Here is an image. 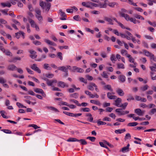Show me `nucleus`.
Returning a JSON list of instances; mask_svg holds the SVG:
<instances>
[{
  "label": "nucleus",
  "instance_id": "nucleus-1",
  "mask_svg": "<svg viewBox=\"0 0 156 156\" xmlns=\"http://www.w3.org/2000/svg\"><path fill=\"white\" fill-rule=\"evenodd\" d=\"M120 14L121 16L124 17L127 21H130L131 22H133L134 24L136 23V22H137L138 23H140L139 21L137 20L135 18L130 17L127 14H124L122 12Z\"/></svg>",
  "mask_w": 156,
  "mask_h": 156
},
{
  "label": "nucleus",
  "instance_id": "nucleus-2",
  "mask_svg": "<svg viewBox=\"0 0 156 156\" xmlns=\"http://www.w3.org/2000/svg\"><path fill=\"white\" fill-rule=\"evenodd\" d=\"M58 69L64 72H68V69L71 71V66H61L58 67Z\"/></svg>",
  "mask_w": 156,
  "mask_h": 156
},
{
  "label": "nucleus",
  "instance_id": "nucleus-3",
  "mask_svg": "<svg viewBox=\"0 0 156 156\" xmlns=\"http://www.w3.org/2000/svg\"><path fill=\"white\" fill-rule=\"evenodd\" d=\"M71 71L73 72L76 71L78 73H82L83 72L84 70L83 69L78 68L76 66H74L72 68H71Z\"/></svg>",
  "mask_w": 156,
  "mask_h": 156
},
{
  "label": "nucleus",
  "instance_id": "nucleus-4",
  "mask_svg": "<svg viewBox=\"0 0 156 156\" xmlns=\"http://www.w3.org/2000/svg\"><path fill=\"white\" fill-rule=\"evenodd\" d=\"M85 93L86 94L89 96V97L91 98H94L95 97L96 98H98L99 96L97 94L95 93L94 94H93L91 93L88 90H85Z\"/></svg>",
  "mask_w": 156,
  "mask_h": 156
},
{
  "label": "nucleus",
  "instance_id": "nucleus-5",
  "mask_svg": "<svg viewBox=\"0 0 156 156\" xmlns=\"http://www.w3.org/2000/svg\"><path fill=\"white\" fill-rule=\"evenodd\" d=\"M34 90L37 93L41 94L44 97H45L46 96V94L42 89L35 88L34 89Z\"/></svg>",
  "mask_w": 156,
  "mask_h": 156
},
{
  "label": "nucleus",
  "instance_id": "nucleus-6",
  "mask_svg": "<svg viewBox=\"0 0 156 156\" xmlns=\"http://www.w3.org/2000/svg\"><path fill=\"white\" fill-rule=\"evenodd\" d=\"M30 68L33 70L36 71L39 73H41V70L37 66V65L36 64H33L31 66Z\"/></svg>",
  "mask_w": 156,
  "mask_h": 156
},
{
  "label": "nucleus",
  "instance_id": "nucleus-7",
  "mask_svg": "<svg viewBox=\"0 0 156 156\" xmlns=\"http://www.w3.org/2000/svg\"><path fill=\"white\" fill-rule=\"evenodd\" d=\"M0 49L5 54L7 55H10V52L7 50H6L3 48V44L0 42Z\"/></svg>",
  "mask_w": 156,
  "mask_h": 156
},
{
  "label": "nucleus",
  "instance_id": "nucleus-8",
  "mask_svg": "<svg viewBox=\"0 0 156 156\" xmlns=\"http://www.w3.org/2000/svg\"><path fill=\"white\" fill-rule=\"evenodd\" d=\"M134 112L138 115L141 116L144 115V113L145 111H142L140 108H137L135 109Z\"/></svg>",
  "mask_w": 156,
  "mask_h": 156
},
{
  "label": "nucleus",
  "instance_id": "nucleus-9",
  "mask_svg": "<svg viewBox=\"0 0 156 156\" xmlns=\"http://www.w3.org/2000/svg\"><path fill=\"white\" fill-rule=\"evenodd\" d=\"M122 99L120 98H118L115 100V103L114 105L118 107H121V105L122 102Z\"/></svg>",
  "mask_w": 156,
  "mask_h": 156
},
{
  "label": "nucleus",
  "instance_id": "nucleus-10",
  "mask_svg": "<svg viewBox=\"0 0 156 156\" xmlns=\"http://www.w3.org/2000/svg\"><path fill=\"white\" fill-rule=\"evenodd\" d=\"M57 82V81L56 80H48L46 82V83L48 86L53 87L54 83H56Z\"/></svg>",
  "mask_w": 156,
  "mask_h": 156
},
{
  "label": "nucleus",
  "instance_id": "nucleus-11",
  "mask_svg": "<svg viewBox=\"0 0 156 156\" xmlns=\"http://www.w3.org/2000/svg\"><path fill=\"white\" fill-rule=\"evenodd\" d=\"M97 87V85L95 83H90L89 85L87 86V88L89 90L93 91L94 90V87Z\"/></svg>",
  "mask_w": 156,
  "mask_h": 156
},
{
  "label": "nucleus",
  "instance_id": "nucleus-12",
  "mask_svg": "<svg viewBox=\"0 0 156 156\" xmlns=\"http://www.w3.org/2000/svg\"><path fill=\"white\" fill-rule=\"evenodd\" d=\"M114 94V93H111L108 92L107 94L108 98L110 99H115L117 97L115 95H112V94Z\"/></svg>",
  "mask_w": 156,
  "mask_h": 156
},
{
  "label": "nucleus",
  "instance_id": "nucleus-13",
  "mask_svg": "<svg viewBox=\"0 0 156 156\" xmlns=\"http://www.w3.org/2000/svg\"><path fill=\"white\" fill-rule=\"evenodd\" d=\"M29 52L31 54L30 55V56L31 58L34 59L37 57V55H36V52L32 50H30Z\"/></svg>",
  "mask_w": 156,
  "mask_h": 156
},
{
  "label": "nucleus",
  "instance_id": "nucleus-14",
  "mask_svg": "<svg viewBox=\"0 0 156 156\" xmlns=\"http://www.w3.org/2000/svg\"><path fill=\"white\" fill-rule=\"evenodd\" d=\"M21 58L20 57L16 56L10 59V62L15 63L18 60H21Z\"/></svg>",
  "mask_w": 156,
  "mask_h": 156
},
{
  "label": "nucleus",
  "instance_id": "nucleus-15",
  "mask_svg": "<svg viewBox=\"0 0 156 156\" xmlns=\"http://www.w3.org/2000/svg\"><path fill=\"white\" fill-rule=\"evenodd\" d=\"M24 33L22 31H20L19 32H17L16 33V37L19 39L20 37L21 34L23 37V38L24 39L25 38L24 37Z\"/></svg>",
  "mask_w": 156,
  "mask_h": 156
},
{
  "label": "nucleus",
  "instance_id": "nucleus-16",
  "mask_svg": "<svg viewBox=\"0 0 156 156\" xmlns=\"http://www.w3.org/2000/svg\"><path fill=\"white\" fill-rule=\"evenodd\" d=\"M58 86L62 88H64L66 86L67 87H68V85H66V84L64 82L61 81L58 82Z\"/></svg>",
  "mask_w": 156,
  "mask_h": 156
},
{
  "label": "nucleus",
  "instance_id": "nucleus-17",
  "mask_svg": "<svg viewBox=\"0 0 156 156\" xmlns=\"http://www.w3.org/2000/svg\"><path fill=\"white\" fill-rule=\"evenodd\" d=\"M104 19L105 21L108 22L109 24L111 25L114 24L113 21L111 18L107 17H104Z\"/></svg>",
  "mask_w": 156,
  "mask_h": 156
},
{
  "label": "nucleus",
  "instance_id": "nucleus-18",
  "mask_svg": "<svg viewBox=\"0 0 156 156\" xmlns=\"http://www.w3.org/2000/svg\"><path fill=\"white\" fill-rule=\"evenodd\" d=\"M44 41L45 42L47 43L48 45H53L54 46H56V44L54 43L51 41L50 40L46 39H44Z\"/></svg>",
  "mask_w": 156,
  "mask_h": 156
},
{
  "label": "nucleus",
  "instance_id": "nucleus-19",
  "mask_svg": "<svg viewBox=\"0 0 156 156\" xmlns=\"http://www.w3.org/2000/svg\"><path fill=\"white\" fill-rule=\"evenodd\" d=\"M130 145L128 144L125 147L122 148V151L123 153L128 152L129 151V147Z\"/></svg>",
  "mask_w": 156,
  "mask_h": 156
},
{
  "label": "nucleus",
  "instance_id": "nucleus-20",
  "mask_svg": "<svg viewBox=\"0 0 156 156\" xmlns=\"http://www.w3.org/2000/svg\"><path fill=\"white\" fill-rule=\"evenodd\" d=\"M116 92L119 95L121 96H123L124 95V93L123 90L120 88L116 90Z\"/></svg>",
  "mask_w": 156,
  "mask_h": 156
},
{
  "label": "nucleus",
  "instance_id": "nucleus-21",
  "mask_svg": "<svg viewBox=\"0 0 156 156\" xmlns=\"http://www.w3.org/2000/svg\"><path fill=\"white\" fill-rule=\"evenodd\" d=\"M122 109L118 108L115 110V112L119 113V115H124L125 113L124 111H122Z\"/></svg>",
  "mask_w": 156,
  "mask_h": 156
},
{
  "label": "nucleus",
  "instance_id": "nucleus-22",
  "mask_svg": "<svg viewBox=\"0 0 156 156\" xmlns=\"http://www.w3.org/2000/svg\"><path fill=\"white\" fill-rule=\"evenodd\" d=\"M110 59L112 61V63H115V61L117 60V59L115 56V55L114 54H112L110 57Z\"/></svg>",
  "mask_w": 156,
  "mask_h": 156
},
{
  "label": "nucleus",
  "instance_id": "nucleus-23",
  "mask_svg": "<svg viewBox=\"0 0 156 156\" xmlns=\"http://www.w3.org/2000/svg\"><path fill=\"white\" fill-rule=\"evenodd\" d=\"M104 89L105 90H109L111 91L112 92L113 91V90L112 89L111 86L110 85L108 84L105 85L104 86Z\"/></svg>",
  "mask_w": 156,
  "mask_h": 156
},
{
  "label": "nucleus",
  "instance_id": "nucleus-24",
  "mask_svg": "<svg viewBox=\"0 0 156 156\" xmlns=\"http://www.w3.org/2000/svg\"><path fill=\"white\" fill-rule=\"evenodd\" d=\"M29 22L30 23L31 26L33 27H35L37 25L35 23L34 21L31 19H30L29 20Z\"/></svg>",
  "mask_w": 156,
  "mask_h": 156
},
{
  "label": "nucleus",
  "instance_id": "nucleus-25",
  "mask_svg": "<svg viewBox=\"0 0 156 156\" xmlns=\"http://www.w3.org/2000/svg\"><path fill=\"white\" fill-rule=\"evenodd\" d=\"M136 18L138 19H140L142 20H144V18L142 16L138 15L137 14H135L133 15Z\"/></svg>",
  "mask_w": 156,
  "mask_h": 156
},
{
  "label": "nucleus",
  "instance_id": "nucleus-26",
  "mask_svg": "<svg viewBox=\"0 0 156 156\" xmlns=\"http://www.w3.org/2000/svg\"><path fill=\"white\" fill-rule=\"evenodd\" d=\"M119 80L122 82H124L126 81V77L123 75L119 76Z\"/></svg>",
  "mask_w": 156,
  "mask_h": 156
},
{
  "label": "nucleus",
  "instance_id": "nucleus-27",
  "mask_svg": "<svg viewBox=\"0 0 156 156\" xmlns=\"http://www.w3.org/2000/svg\"><path fill=\"white\" fill-rule=\"evenodd\" d=\"M108 5L112 8H114L115 7V5L117 6L118 4L115 2H110L108 4Z\"/></svg>",
  "mask_w": 156,
  "mask_h": 156
},
{
  "label": "nucleus",
  "instance_id": "nucleus-28",
  "mask_svg": "<svg viewBox=\"0 0 156 156\" xmlns=\"http://www.w3.org/2000/svg\"><path fill=\"white\" fill-rule=\"evenodd\" d=\"M90 102L91 103L94 104L99 106H100L101 105L100 102L98 101L91 100H90Z\"/></svg>",
  "mask_w": 156,
  "mask_h": 156
},
{
  "label": "nucleus",
  "instance_id": "nucleus-29",
  "mask_svg": "<svg viewBox=\"0 0 156 156\" xmlns=\"http://www.w3.org/2000/svg\"><path fill=\"white\" fill-rule=\"evenodd\" d=\"M126 131L125 129H121L115 130V132L116 133L121 134Z\"/></svg>",
  "mask_w": 156,
  "mask_h": 156
},
{
  "label": "nucleus",
  "instance_id": "nucleus-30",
  "mask_svg": "<svg viewBox=\"0 0 156 156\" xmlns=\"http://www.w3.org/2000/svg\"><path fill=\"white\" fill-rule=\"evenodd\" d=\"M117 67L118 69H124L125 68L124 65L122 63H118L117 64Z\"/></svg>",
  "mask_w": 156,
  "mask_h": 156
},
{
  "label": "nucleus",
  "instance_id": "nucleus-31",
  "mask_svg": "<svg viewBox=\"0 0 156 156\" xmlns=\"http://www.w3.org/2000/svg\"><path fill=\"white\" fill-rule=\"evenodd\" d=\"M1 5L3 7H10V3L9 2L6 3H1Z\"/></svg>",
  "mask_w": 156,
  "mask_h": 156
},
{
  "label": "nucleus",
  "instance_id": "nucleus-32",
  "mask_svg": "<svg viewBox=\"0 0 156 156\" xmlns=\"http://www.w3.org/2000/svg\"><path fill=\"white\" fill-rule=\"evenodd\" d=\"M127 57L129 59V61L130 62L134 63V59L130 55H127Z\"/></svg>",
  "mask_w": 156,
  "mask_h": 156
},
{
  "label": "nucleus",
  "instance_id": "nucleus-33",
  "mask_svg": "<svg viewBox=\"0 0 156 156\" xmlns=\"http://www.w3.org/2000/svg\"><path fill=\"white\" fill-rule=\"evenodd\" d=\"M43 67L45 69L49 70H50L51 69V67L49 66V65L48 64H44L43 66Z\"/></svg>",
  "mask_w": 156,
  "mask_h": 156
},
{
  "label": "nucleus",
  "instance_id": "nucleus-34",
  "mask_svg": "<svg viewBox=\"0 0 156 156\" xmlns=\"http://www.w3.org/2000/svg\"><path fill=\"white\" fill-rule=\"evenodd\" d=\"M138 123L136 122H130L128 124L127 126H135L138 125Z\"/></svg>",
  "mask_w": 156,
  "mask_h": 156
},
{
  "label": "nucleus",
  "instance_id": "nucleus-35",
  "mask_svg": "<svg viewBox=\"0 0 156 156\" xmlns=\"http://www.w3.org/2000/svg\"><path fill=\"white\" fill-rule=\"evenodd\" d=\"M77 141L81 143V144L82 145H86L87 143L86 141L83 139H81L80 140H78Z\"/></svg>",
  "mask_w": 156,
  "mask_h": 156
},
{
  "label": "nucleus",
  "instance_id": "nucleus-36",
  "mask_svg": "<svg viewBox=\"0 0 156 156\" xmlns=\"http://www.w3.org/2000/svg\"><path fill=\"white\" fill-rule=\"evenodd\" d=\"M78 141V140L75 138H70L67 140L68 142H76Z\"/></svg>",
  "mask_w": 156,
  "mask_h": 156
},
{
  "label": "nucleus",
  "instance_id": "nucleus-37",
  "mask_svg": "<svg viewBox=\"0 0 156 156\" xmlns=\"http://www.w3.org/2000/svg\"><path fill=\"white\" fill-rule=\"evenodd\" d=\"M35 11L36 13L35 15H41V12L39 9L38 8H36L35 10Z\"/></svg>",
  "mask_w": 156,
  "mask_h": 156
},
{
  "label": "nucleus",
  "instance_id": "nucleus-38",
  "mask_svg": "<svg viewBox=\"0 0 156 156\" xmlns=\"http://www.w3.org/2000/svg\"><path fill=\"white\" fill-rule=\"evenodd\" d=\"M121 53L122 55H126L127 56V55H129V54H128L127 51L124 49H122L121 51Z\"/></svg>",
  "mask_w": 156,
  "mask_h": 156
},
{
  "label": "nucleus",
  "instance_id": "nucleus-39",
  "mask_svg": "<svg viewBox=\"0 0 156 156\" xmlns=\"http://www.w3.org/2000/svg\"><path fill=\"white\" fill-rule=\"evenodd\" d=\"M45 6L46 7V10H47L48 12L50 9L51 6V4L50 3H46V4H45Z\"/></svg>",
  "mask_w": 156,
  "mask_h": 156
},
{
  "label": "nucleus",
  "instance_id": "nucleus-40",
  "mask_svg": "<svg viewBox=\"0 0 156 156\" xmlns=\"http://www.w3.org/2000/svg\"><path fill=\"white\" fill-rule=\"evenodd\" d=\"M46 3H44L43 2L40 1V5L42 9H44V6H45Z\"/></svg>",
  "mask_w": 156,
  "mask_h": 156
},
{
  "label": "nucleus",
  "instance_id": "nucleus-41",
  "mask_svg": "<svg viewBox=\"0 0 156 156\" xmlns=\"http://www.w3.org/2000/svg\"><path fill=\"white\" fill-rule=\"evenodd\" d=\"M149 87V86L147 85H146L141 87L140 89L142 91H144L147 90L148 88Z\"/></svg>",
  "mask_w": 156,
  "mask_h": 156
},
{
  "label": "nucleus",
  "instance_id": "nucleus-42",
  "mask_svg": "<svg viewBox=\"0 0 156 156\" xmlns=\"http://www.w3.org/2000/svg\"><path fill=\"white\" fill-rule=\"evenodd\" d=\"M149 57L150 58V60H151V61H152V60H153L154 62L156 61V58L154 57V54H153L152 53L151 55H150V56H149Z\"/></svg>",
  "mask_w": 156,
  "mask_h": 156
},
{
  "label": "nucleus",
  "instance_id": "nucleus-43",
  "mask_svg": "<svg viewBox=\"0 0 156 156\" xmlns=\"http://www.w3.org/2000/svg\"><path fill=\"white\" fill-rule=\"evenodd\" d=\"M98 6L100 8H105L106 7V3H99L98 5Z\"/></svg>",
  "mask_w": 156,
  "mask_h": 156
},
{
  "label": "nucleus",
  "instance_id": "nucleus-44",
  "mask_svg": "<svg viewBox=\"0 0 156 156\" xmlns=\"http://www.w3.org/2000/svg\"><path fill=\"white\" fill-rule=\"evenodd\" d=\"M35 17L40 21L41 22L43 20V18L41 15H35Z\"/></svg>",
  "mask_w": 156,
  "mask_h": 156
},
{
  "label": "nucleus",
  "instance_id": "nucleus-45",
  "mask_svg": "<svg viewBox=\"0 0 156 156\" xmlns=\"http://www.w3.org/2000/svg\"><path fill=\"white\" fill-rule=\"evenodd\" d=\"M59 11L61 16H62L63 17H65L66 16L65 13L63 12L61 9Z\"/></svg>",
  "mask_w": 156,
  "mask_h": 156
},
{
  "label": "nucleus",
  "instance_id": "nucleus-46",
  "mask_svg": "<svg viewBox=\"0 0 156 156\" xmlns=\"http://www.w3.org/2000/svg\"><path fill=\"white\" fill-rule=\"evenodd\" d=\"M97 124L98 126H100L101 125H105L106 124V123L103 121H100L99 120H98L97 122Z\"/></svg>",
  "mask_w": 156,
  "mask_h": 156
},
{
  "label": "nucleus",
  "instance_id": "nucleus-47",
  "mask_svg": "<svg viewBox=\"0 0 156 156\" xmlns=\"http://www.w3.org/2000/svg\"><path fill=\"white\" fill-rule=\"evenodd\" d=\"M47 108L52 110L54 111L55 112H59L58 110L56 108L53 107H47Z\"/></svg>",
  "mask_w": 156,
  "mask_h": 156
},
{
  "label": "nucleus",
  "instance_id": "nucleus-48",
  "mask_svg": "<svg viewBox=\"0 0 156 156\" xmlns=\"http://www.w3.org/2000/svg\"><path fill=\"white\" fill-rule=\"evenodd\" d=\"M99 144L101 147H104L108 149V148L105 145L104 143L103 142H99Z\"/></svg>",
  "mask_w": 156,
  "mask_h": 156
},
{
  "label": "nucleus",
  "instance_id": "nucleus-49",
  "mask_svg": "<svg viewBox=\"0 0 156 156\" xmlns=\"http://www.w3.org/2000/svg\"><path fill=\"white\" fill-rule=\"evenodd\" d=\"M29 127H33L35 129H37L38 128H40V127L38 126L37 125L35 124H30L29 125Z\"/></svg>",
  "mask_w": 156,
  "mask_h": 156
},
{
  "label": "nucleus",
  "instance_id": "nucleus-50",
  "mask_svg": "<svg viewBox=\"0 0 156 156\" xmlns=\"http://www.w3.org/2000/svg\"><path fill=\"white\" fill-rule=\"evenodd\" d=\"M101 76L104 78H107L108 77V76L106 72L104 71L103 72L102 74H101Z\"/></svg>",
  "mask_w": 156,
  "mask_h": 156
},
{
  "label": "nucleus",
  "instance_id": "nucleus-51",
  "mask_svg": "<svg viewBox=\"0 0 156 156\" xmlns=\"http://www.w3.org/2000/svg\"><path fill=\"white\" fill-rule=\"evenodd\" d=\"M87 139H89L92 142H94L96 139V138L94 137L88 136L87 137Z\"/></svg>",
  "mask_w": 156,
  "mask_h": 156
},
{
  "label": "nucleus",
  "instance_id": "nucleus-52",
  "mask_svg": "<svg viewBox=\"0 0 156 156\" xmlns=\"http://www.w3.org/2000/svg\"><path fill=\"white\" fill-rule=\"evenodd\" d=\"M17 69H18V68L14 65H10V70H16Z\"/></svg>",
  "mask_w": 156,
  "mask_h": 156
},
{
  "label": "nucleus",
  "instance_id": "nucleus-53",
  "mask_svg": "<svg viewBox=\"0 0 156 156\" xmlns=\"http://www.w3.org/2000/svg\"><path fill=\"white\" fill-rule=\"evenodd\" d=\"M16 105L19 108H26V107L23 106V105L19 102H17L16 103Z\"/></svg>",
  "mask_w": 156,
  "mask_h": 156
},
{
  "label": "nucleus",
  "instance_id": "nucleus-54",
  "mask_svg": "<svg viewBox=\"0 0 156 156\" xmlns=\"http://www.w3.org/2000/svg\"><path fill=\"white\" fill-rule=\"evenodd\" d=\"M156 112V108H154L151 109L149 112V114L151 115H153Z\"/></svg>",
  "mask_w": 156,
  "mask_h": 156
},
{
  "label": "nucleus",
  "instance_id": "nucleus-55",
  "mask_svg": "<svg viewBox=\"0 0 156 156\" xmlns=\"http://www.w3.org/2000/svg\"><path fill=\"white\" fill-rule=\"evenodd\" d=\"M81 111L84 112H89L90 111V108H83L81 109Z\"/></svg>",
  "mask_w": 156,
  "mask_h": 156
},
{
  "label": "nucleus",
  "instance_id": "nucleus-56",
  "mask_svg": "<svg viewBox=\"0 0 156 156\" xmlns=\"http://www.w3.org/2000/svg\"><path fill=\"white\" fill-rule=\"evenodd\" d=\"M128 105V103L127 102H126L123 104H121V107H122V108L123 109H125L126 107Z\"/></svg>",
  "mask_w": 156,
  "mask_h": 156
},
{
  "label": "nucleus",
  "instance_id": "nucleus-57",
  "mask_svg": "<svg viewBox=\"0 0 156 156\" xmlns=\"http://www.w3.org/2000/svg\"><path fill=\"white\" fill-rule=\"evenodd\" d=\"M6 82V80L3 78L0 77V83L2 84H4Z\"/></svg>",
  "mask_w": 156,
  "mask_h": 156
},
{
  "label": "nucleus",
  "instance_id": "nucleus-58",
  "mask_svg": "<svg viewBox=\"0 0 156 156\" xmlns=\"http://www.w3.org/2000/svg\"><path fill=\"white\" fill-rule=\"evenodd\" d=\"M0 113L1 114L2 116L4 118H7L6 116L5 115V112L4 111H2L0 112Z\"/></svg>",
  "mask_w": 156,
  "mask_h": 156
},
{
  "label": "nucleus",
  "instance_id": "nucleus-59",
  "mask_svg": "<svg viewBox=\"0 0 156 156\" xmlns=\"http://www.w3.org/2000/svg\"><path fill=\"white\" fill-rule=\"evenodd\" d=\"M33 43L36 45H40L41 44V43L39 41H33Z\"/></svg>",
  "mask_w": 156,
  "mask_h": 156
},
{
  "label": "nucleus",
  "instance_id": "nucleus-60",
  "mask_svg": "<svg viewBox=\"0 0 156 156\" xmlns=\"http://www.w3.org/2000/svg\"><path fill=\"white\" fill-rule=\"evenodd\" d=\"M70 97L75 98H76L78 97V94L77 93H75L71 94L70 95Z\"/></svg>",
  "mask_w": 156,
  "mask_h": 156
},
{
  "label": "nucleus",
  "instance_id": "nucleus-61",
  "mask_svg": "<svg viewBox=\"0 0 156 156\" xmlns=\"http://www.w3.org/2000/svg\"><path fill=\"white\" fill-rule=\"evenodd\" d=\"M88 105V104L86 102H83L81 104H79L78 105V106H82L83 107H86Z\"/></svg>",
  "mask_w": 156,
  "mask_h": 156
},
{
  "label": "nucleus",
  "instance_id": "nucleus-62",
  "mask_svg": "<svg viewBox=\"0 0 156 156\" xmlns=\"http://www.w3.org/2000/svg\"><path fill=\"white\" fill-rule=\"evenodd\" d=\"M144 52L145 53V55L148 57H149V56H150V55H151L152 54L149 51H144Z\"/></svg>",
  "mask_w": 156,
  "mask_h": 156
},
{
  "label": "nucleus",
  "instance_id": "nucleus-63",
  "mask_svg": "<svg viewBox=\"0 0 156 156\" xmlns=\"http://www.w3.org/2000/svg\"><path fill=\"white\" fill-rule=\"evenodd\" d=\"M79 79L80 81L83 82L85 83H87V80H85L84 78L83 77H80L79 78Z\"/></svg>",
  "mask_w": 156,
  "mask_h": 156
},
{
  "label": "nucleus",
  "instance_id": "nucleus-64",
  "mask_svg": "<svg viewBox=\"0 0 156 156\" xmlns=\"http://www.w3.org/2000/svg\"><path fill=\"white\" fill-rule=\"evenodd\" d=\"M58 56L59 57L60 59L62 60L63 59L62 57V53L61 52H58L57 54Z\"/></svg>",
  "mask_w": 156,
  "mask_h": 156
}]
</instances>
